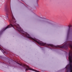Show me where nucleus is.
Wrapping results in <instances>:
<instances>
[{"instance_id":"6","label":"nucleus","mask_w":72,"mask_h":72,"mask_svg":"<svg viewBox=\"0 0 72 72\" xmlns=\"http://www.w3.org/2000/svg\"><path fill=\"white\" fill-rule=\"evenodd\" d=\"M0 49H1V47H0Z\"/></svg>"},{"instance_id":"5","label":"nucleus","mask_w":72,"mask_h":72,"mask_svg":"<svg viewBox=\"0 0 72 72\" xmlns=\"http://www.w3.org/2000/svg\"><path fill=\"white\" fill-rule=\"evenodd\" d=\"M58 48H64V46H58Z\"/></svg>"},{"instance_id":"1","label":"nucleus","mask_w":72,"mask_h":72,"mask_svg":"<svg viewBox=\"0 0 72 72\" xmlns=\"http://www.w3.org/2000/svg\"><path fill=\"white\" fill-rule=\"evenodd\" d=\"M6 19H8L9 18L8 16L10 14V15L12 16V19L11 21H10L11 23V24L6 27L4 28L3 31H5V30H6L7 28H10V27H13L14 29L15 28H16L17 30L21 34H22V35H23L24 36H26L28 39H30L31 40H33V41H35V39L32 38L31 37H30V35L27 33L23 31V29L19 26V25L17 24L16 23L17 21L15 18H14V16H13V13H12V12L11 10V8H7L6 10Z\"/></svg>"},{"instance_id":"7","label":"nucleus","mask_w":72,"mask_h":72,"mask_svg":"<svg viewBox=\"0 0 72 72\" xmlns=\"http://www.w3.org/2000/svg\"><path fill=\"white\" fill-rule=\"evenodd\" d=\"M37 1H38V0H37Z\"/></svg>"},{"instance_id":"3","label":"nucleus","mask_w":72,"mask_h":72,"mask_svg":"<svg viewBox=\"0 0 72 72\" xmlns=\"http://www.w3.org/2000/svg\"><path fill=\"white\" fill-rule=\"evenodd\" d=\"M72 32V28L69 26V29L68 31V35L69 33Z\"/></svg>"},{"instance_id":"4","label":"nucleus","mask_w":72,"mask_h":72,"mask_svg":"<svg viewBox=\"0 0 72 72\" xmlns=\"http://www.w3.org/2000/svg\"><path fill=\"white\" fill-rule=\"evenodd\" d=\"M68 46H69L70 48L72 49V44L71 43H69L67 44V46L66 47V49L68 48Z\"/></svg>"},{"instance_id":"2","label":"nucleus","mask_w":72,"mask_h":72,"mask_svg":"<svg viewBox=\"0 0 72 72\" xmlns=\"http://www.w3.org/2000/svg\"><path fill=\"white\" fill-rule=\"evenodd\" d=\"M43 22L45 24L49 26H53L54 25L53 23L47 21H43Z\"/></svg>"}]
</instances>
